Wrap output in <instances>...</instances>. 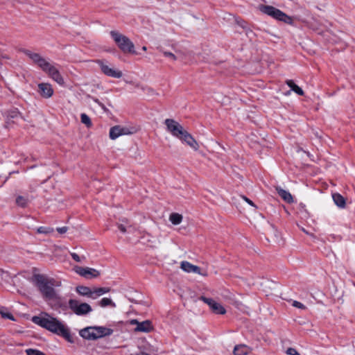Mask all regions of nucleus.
I'll return each mask as SVG.
<instances>
[{
    "label": "nucleus",
    "instance_id": "obj_29",
    "mask_svg": "<svg viewBox=\"0 0 355 355\" xmlns=\"http://www.w3.org/2000/svg\"><path fill=\"white\" fill-rule=\"evenodd\" d=\"M26 353V355H46L42 352L35 349H27Z\"/></svg>",
    "mask_w": 355,
    "mask_h": 355
},
{
    "label": "nucleus",
    "instance_id": "obj_20",
    "mask_svg": "<svg viewBox=\"0 0 355 355\" xmlns=\"http://www.w3.org/2000/svg\"><path fill=\"white\" fill-rule=\"evenodd\" d=\"M276 190H277L278 194L286 202L291 203V202H293V197H292L291 194L288 191H286V190H284L283 189L279 188V187H277L276 189Z\"/></svg>",
    "mask_w": 355,
    "mask_h": 355
},
{
    "label": "nucleus",
    "instance_id": "obj_7",
    "mask_svg": "<svg viewBox=\"0 0 355 355\" xmlns=\"http://www.w3.org/2000/svg\"><path fill=\"white\" fill-rule=\"evenodd\" d=\"M260 10L277 19L279 21H282L284 22H286L287 24H291L292 23V19L291 17L288 16L286 14L281 11L280 10L271 6H260Z\"/></svg>",
    "mask_w": 355,
    "mask_h": 355
},
{
    "label": "nucleus",
    "instance_id": "obj_41",
    "mask_svg": "<svg viewBox=\"0 0 355 355\" xmlns=\"http://www.w3.org/2000/svg\"><path fill=\"white\" fill-rule=\"evenodd\" d=\"M301 230H302V231H303L305 234H309V232H307L304 228H303V227H302Z\"/></svg>",
    "mask_w": 355,
    "mask_h": 355
},
{
    "label": "nucleus",
    "instance_id": "obj_34",
    "mask_svg": "<svg viewBox=\"0 0 355 355\" xmlns=\"http://www.w3.org/2000/svg\"><path fill=\"white\" fill-rule=\"evenodd\" d=\"M164 55L166 57H168V58H171L173 60H176V59H177L176 56L173 53H171V52L164 51Z\"/></svg>",
    "mask_w": 355,
    "mask_h": 355
},
{
    "label": "nucleus",
    "instance_id": "obj_11",
    "mask_svg": "<svg viewBox=\"0 0 355 355\" xmlns=\"http://www.w3.org/2000/svg\"><path fill=\"white\" fill-rule=\"evenodd\" d=\"M130 324L136 325V327L134 329L135 332L149 333L153 329L152 322L148 320L143 322H139L136 319H132L130 321Z\"/></svg>",
    "mask_w": 355,
    "mask_h": 355
},
{
    "label": "nucleus",
    "instance_id": "obj_1",
    "mask_svg": "<svg viewBox=\"0 0 355 355\" xmlns=\"http://www.w3.org/2000/svg\"><path fill=\"white\" fill-rule=\"evenodd\" d=\"M26 55L47 74L50 78L60 85L64 84V78L54 62L46 59L37 53L29 51H26Z\"/></svg>",
    "mask_w": 355,
    "mask_h": 355
},
{
    "label": "nucleus",
    "instance_id": "obj_42",
    "mask_svg": "<svg viewBox=\"0 0 355 355\" xmlns=\"http://www.w3.org/2000/svg\"><path fill=\"white\" fill-rule=\"evenodd\" d=\"M142 49H143L144 51H146V50H147V48H146V46H143V47H142Z\"/></svg>",
    "mask_w": 355,
    "mask_h": 355
},
{
    "label": "nucleus",
    "instance_id": "obj_21",
    "mask_svg": "<svg viewBox=\"0 0 355 355\" xmlns=\"http://www.w3.org/2000/svg\"><path fill=\"white\" fill-rule=\"evenodd\" d=\"M333 200L335 204L341 208L345 207V198L339 193H334L332 196Z\"/></svg>",
    "mask_w": 355,
    "mask_h": 355
},
{
    "label": "nucleus",
    "instance_id": "obj_40",
    "mask_svg": "<svg viewBox=\"0 0 355 355\" xmlns=\"http://www.w3.org/2000/svg\"><path fill=\"white\" fill-rule=\"evenodd\" d=\"M118 227L121 232L125 233L126 232V229L123 225L119 224Z\"/></svg>",
    "mask_w": 355,
    "mask_h": 355
},
{
    "label": "nucleus",
    "instance_id": "obj_27",
    "mask_svg": "<svg viewBox=\"0 0 355 355\" xmlns=\"http://www.w3.org/2000/svg\"><path fill=\"white\" fill-rule=\"evenodd\" d=\"M81 122L85 124L87 128H90L92 125L90 118L88 115L85 113L81 114L80 115Z\"/></svg>",
    "mask_w": 355,
    "mask_h": 355
},
{
    "label": "nucleus",
    "instance_id": "obj_19",
    "mask_svg": "<svg viewBox=\"0 0 355 355\" xmlns=\"http://www.w3.org/2000/svg\"><path fill=\"white\" fill-rule=\"evenodd\" d=\"M250 352V348L245 345H238L234 349V355H247Z\"/></svg>",
    "mask_w": 355,
    "mask_h": 355
},
{
    "label": "nucleus",
    "instance_id": "obj_13",
    "mask_svg": "<svg viewBox=\"0 0 355 355\" xmlns=\"http://www.w3.org/2000/svg\"><path fill=\"white\" fill-rule=\"evenodd\" d=\"M200 300L206 303L210 309L216 314H225L226 313L225 309L218 302L211 298L200 297Z\"/></svg>",
    "mask_w": 355,
    "mask_h": 355
},
{
    "label": "nucleus",
    "instance_id": "obj_6",
    "mask_svg": "<svg viewBox=\"0 0 355 355\" xmlns=\"http://www.w3.org/2000/svg\"><path fill=\"white\" fill-rule=\"evenodd\" d=\"M96 62L98 64L101 72L104 75L114 78H121L123 77V73L122 71L115 66L109 64L107 62L101 60H97Z\"/></svg>",
    "mask_w": 355,
    "mask_h": 355
},
{
    "label": "nucleus",
    "instance_id": "obj_23",
    "mask_svg": "<svg viewBox=\"0 0 355 355\" xmlns=\"http://www.w3.org/2000/svg\"><path fill=\"white\" fill-rule=\"evenodd\" d=\"M0 315L4 319H8L12 321L15 320L11 312L6 307H0Z\"/></svg>",
    "mask_w": 355,
    "mask_h": 355
},
{
    "label": "nucleus",
    "instance_id": "obj_17",
    "mask_svg": "<svg viewBox=\"0 0 355 355\" xmlns=\"http://www.w3.org/2000/svg\"><path fill=\"white\" fill-rule=\"evenodd\" d=\"M92 289L86 286H78L76 287V291L80 295L96 299V297H94V295H92Z\"/></svg>",
    "mask_w": 355,
    "mask_h": 355
},
{
    "label": "nucleus",
    "instance_id": "obj_36",
    "mask_svg": "<svg viewBox=\"0 0 355 355\" xmlns=\"http://www.w3.org/2000/svg\"><path fill=\"white\" fill-rule=\"evenodd\" d=\"M287 85L293 91L294 88L296 87V84L291 80H289L286 82Z\"/></svg>",
    "mask_w": 355,
    "mask_h": 355
},
{
    "label": "nucleus",
    "instance_id": "obj_32",
    "mask_svg": "<svg viewBox=\"0 0 355 355\" xmlns=\"http://www.w3.org/2000/svg\"><path fill=\"white\" fill-rule=\"evenodd\" d=\"M292 305L296 308L300 309H305L306 306L301 302L298 301H293L292 303Z\"/></svg>",
    "mask_w": 355,
    "mask_h": 355
},
{
    "label": "nucleus",
    "instance_id": "obj_24",
    "mask_svg": "<svg viewBox=\"0 0 355 355\" xmlns=\"http://www.w3.org/2000/svg\"><path fill=\"white\" fill-rule=\"evenodd\" d=\"M98 304L101 307H106L110 306L113 308L116 307V304L110 299L107 297H103L100 301H98Z\"/></svg>",
    "mask_w": 355,
    "mask_h": 355
},
{
    "label": "nucleus",
    "instance_id": "obj_14",
    "mask_svg": "<svg viewBox=\"0 0 355 355\" xmlns=\"http://www.w3.org/2000/svg\"><path fill=\"white\" fill-rule=\"evenodd\" d=\"M38 92L42 97L49 98L53 95L54 91L50 83H42L38 84Z\"/></svg>",
    "mask_w": 355,
    "mask_h": 355
},
{
    "label": "nucleus",
    "instance_id": "obj_30",
    "mask_svg": "<svg viewBox=\"0 0 355 355\" xmlns=\"http://www.w3.org/2000/svg\"><path fill=\"white\" fill-rule=\"evenodd\" d=\"M37 232L41 234H49L53 232V229L51 227H40L37 229Z\"/></svg>",
    "mask_w": 355,
    "mask_h": 355
},
{
    "label": "nucleus",
    "instance_id": "obj_5",
    "mask_svg": "<svg viewBox=\"0 0 355 355\" xmlns=\"http://www.w3.org/2000/svg\"><path fill=\"white\" fill-rule=\"evenodd\" d=\"M113 330L105 327H89L80 331V336L87 340H96L103 336H110Z\"/></svg>",
    "mask_w": 355,
    "mask_h": 355
},
{
    "label": "nucleus",
    "instance_id": "obj_31",
    "mask_svg": "<svg viewBox=\"0 0 355 355\" xmlns=\"http://www.w3.org/2000/svg\"><path fill=\"white\" fill-rule=\"evenodd\" d=\"M71 256L77 262H81V261H85L86 259V257L85 256L80 257L78 254H77L75 252H71Z\"/></svg>",
    "mask_w": 355,
    "mask_h": 355
},
{
    "label": "nucleus",
    "instance_id": "obj_26",
    "mask_svg": "<svg viewBox=\"0 0 355 355\" xmlns=\"http://www.w3.org/2000/svg\"><path fill=\"white\" fill-rule=\"evenodd\" d=\"M169 220L172 224L179 225L182 220V216L178 213H173L170 215Z\"/></svg>",
    "mask_w": 355,
    "mask_h": 355
},
{
    "label": "nucleus",
    "instance_id": "obj_28",
    "mask_svg": "<svg viewBox=\"0 0 355 355\" xmlns=\"http://www.w3.org/2000/svg\"><path fill=\"white\" fill-rule=\"evenodd\" d=\"M142 89L149 96H153L158 94L154 89H153L152 87H143Z\"/></svg>",
    "mask_w": 355,
    "mask_h": 355
},
{
    "label": "nucleus",
    "instance_id": "obj_3",
    "mask_svg": "<svg viewBox=\"0 0 355 355\" xmlns=\"http://www.w3.org/2000/svg\"><path fill=\"white\" fill-rule=\"evenodd\" d=\"M34 282L42 293L43 297L48 301L55 300L58 301V297L53 286H60L61 282H56L55 279H47L42 275H35Z\"/></svg>",
    "mask_w": 355,
    "mask_h": 355
},
{
    "label": "nucleus",
    "instance_id": "obj_25",
    "mask_svg": "<svg viewBox=\"0 0 355 355\" xmlns=\"http://www.w3.org/2000/svg\"><path fill=\"white\" fill-rule=\"evenodd\" d=\"M16 204L21 207H26L29 203V199L28 197L23 196H18L16 198Z\"/></svg>",
    "mask_w": 355,
    "mask_h": 355
},
{
    "label": "nucleus",
    "instance_id": "obj_16",
    "mask_svg": "<svg viewBox=\"0 0 355 355\" xmlns=\"http://www.w3.org/2000/svg\"><path fill=\"white\" fill-rule=\"evenodd\" d=\"M180 267L186 272L199 274L202 276L207 275L206 273H202L200 272V268L198 266L193 265L187 261H182Z\"/></svg>",
    "mask_w": 355,
    "mask_h": 355
},
{
    "label": "nucleus",
    "instance_id": "obj_9",
    "mask_svg": "<svg viewBox=\"0 0 355 355\" xmlns=\"http://www.w3.org/2000/svg\"><path fill=\"white\" fill-rule=\"evenodd\" d=\"M164 124L166 126L167 131L173 137L178 139L186 131L178 121L171 119H166L164 121Z\"/></svg>",
    "mask_w": 355,
    "mask_h": 355
},
{
    "label": "nucleus",
    "instance_id": "obj_4",
    "mask_svg": "<svg viewBox=\"0 0 355 355\" xmlns=\"http://www.w3.org/2000/svg\"><path fill=\"white\" fill-rule=\"evenodd\" d=\"M110 35L121 51L125 53H136L134 44L127 36L117 31H111Z\"/></svg>",
    "mask_w": 355,
    "mask_h": 355
},
{
    "label": "nucleus",
    "instance_id": "obj_37",
    "mask_svg": "<svg viewBox=\"0 0 355 355\" xmlns=\"http://www.w3.org/2000/svg\"><path fill=\"white\" fill-rule=\"evenodd\" d=\"M9 115L12 118H15V117H17L19 115V113L17 110H12V111H10Z\"/></svg>",
    "mask_w": 355,
    "mask_h": 355
},
{
    "label": "nucleus",
    "instance_id": "obj_10",
    "mask_svg": "<svg viewBox=\"0 0 355 355\" xmlns=\"http://www.w3.org/2000/svg\"><path fill=\"white\" fill-rule=\"evenodd\" d=\"M73 270L76 274L87 279L97 278L101 275L99 270L89 267L76 266L73 268Z\"/></svg>",
    "mask_w": 355,
    "mask_h": 355
},
{
    "label": "nucleus",
    "instance_id": "obj_8",
    "mask_svg": "<svg viewBox=\"0 0 355 355\" xmlns=\"http://www.w3.org/2000/svg\"><path fill=\"white\" fill-rule=\"evenodd\" d=\"M69 307L77 315H85L92 311V308L89 304L80 302L74 299L69 300Z\"/></svg>",
    "mask_w": 355,
    "mask_h": 355
},
{
    "label": "nucleus",
    "instance_id": "obj_39",
    "mask_svg": "<svg viewBox=\"0 0 355 355\" xmlns=\"http://www.w3.org/2000/svg\"><path fill=\"white\" fill-rule=\"evenodd\" d=\"M243 200L248 202L250 205L251 206H253V207H255L253 202L252 200H250V199H248V198L245 197V196H243Z\"/></svg>",
    "mask_w": 355,
    "mask_h": 355
},
{
    "label": "nucleus",
    "instance_id": "obj_12",
    "mask_svg": "<svg viewBox=\"0 0 355 355\" xmlns=\"http://www.w3.org/2000/svg\"><path fill=\"white\" fill-rule=\"evenodd\" d=\"M134 133L133 128L116 125L112 127L110 130V137L111 139H116L122 135H128Z\"/></svg>",
    "mask_w": 355,
    "mask_h": 355
},
{
    "label": "nucleus",
    "instance_id": "obj_38",
    "mask_svg": "<svg viewBox=\"0 0 355 355\" xmlns=\"http://www.w3.org/2000/svg\"><path fill=\"white\" fill-rule=\"evenodd\" d=\"M57 231L60 234H64L67 232V227H62L57 228Z\"/></svg>",
    "mask_w": 355,
    "mask_h": 355
},
{
    "label": "nucleus",
    "instance_id": "obj_2",
    "mask_svg": "<svg viewBox=\"0 0 355 355\" xmlns=\"http://www.w3.org/2000/svg\"><path fill=\"white\" fill-rule=\"evenodd\" d=\"M33 322L49 331L64 337L68 342L73 343V339L69 330L57 318L45 314L44 317L34 316Z\"/></svg>",
    "mask_w": 355,
    "mask_h": 355
},
{
    "label": "nucleus",
    "instance_id": "obj_35",
    "mask_svg": "<svg viewBox=\"0 0 355 355\" xmlns=\"http://www.w3.org/2000/svg\"><path fill=\"white\" fill-rule=\"evenodd\" d=\"M293 92L300 96L304 94L303 90L297 85L294 88Z\"/></svg>",
    "mask_w": 355,
    "mask_h": 355
},
{
    "label": "nucleus",
    "instance_id": "obj_18",
    "mask_svg": "<svg viewBox=\"0 0 355 355\" xmlns=\"http://www.w3.org/2000/svg\"><path fill=\"white\" fill-rule=\"evenodd\" d=\"M143 239L144 242L150 248H156L159 243V240L156 237L149 234L144 235Z\"/></svg>",
    "mask_w": 355,
    "mask_h": 355
},
{
    "label": "nucleus",
    "instance_id": "obj_22",
    "mask_svg": "<svg viewBox=\"0 0 355 355\" xmlns=\"http://www.w3.org/2000/svg\"><path fill=\"white\" fill-rule=\"evenodd\" d=\"M110 291V288L107 287H100V288H95L92 291V295L94 297H98L103 294L107 293Z\"/></svg>",
    "mask_w": 355,
    "mask_h": 355
},
{
    "label": "nucleus",
    "instance_id": "obj_33",
    "mask_svg": "<svg viewBox=\"0 0 355 355\" xmlns=\"http://www.w3.org/2000/svg\"><path fill=\"white\" fill-rule=\"evenodd\" d=\"M286 354L288 355H300L295 349L290 347L286 350Z\"/></svg>",
    "mask_w": 355,
    "mask_h": 355
},
{
    "label": "nucleus",
    "instance_id": "obj_15",
    "mask_svg": "<svg viewBox=\"0 0 355 355\" xmlns=\"http://www.w3.org/2000/svg\"><path fill=\"white\" fill-rule=\"evenodd\" d=\"M179 139L187 144L194 150H198L199 148V144L197 141L187 130L182 135Z\"/></svg>",
    "mask_w": 355,
    "mask_h": 355
}]
</instances>
